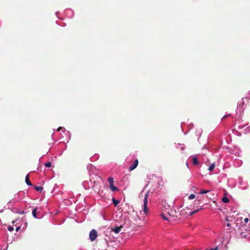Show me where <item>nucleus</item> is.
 <instances>
[{"mask_svg":"<svg viewBox=\"0 0 250 250\" xmlns=\"http://www.w3.org/2000/svg\"><path fill=\"white\" fill-rule=\"evenodd\" d=\"M126 163L129 166L128 170L129 171L134 170L138 165V160L135 157H127L126 159Z\"/></svg>","mask_w":250,"mask_h":250,"instance_id":"obj_1","label":"nucleus"},{"mask_svg":"<svg viewBox=\"0 0 250 250\" xmlns=\"http://www.w3.org/2000/svg\"><path fill=\"white\" fill-rule=\"evenodd\" d=\"M202 209V207H200L199 208L195 210L194 211H191L190 208L186 207L185 208H183L180 210V214L181 216L186 217L188 216H191L195 213L198 212L199 210Z\"/></svg>","mask_w":250,"mask_h":250,"instance_id":"obj_2","label":"nucleus"},{"mask_svg":"<svg viewBox=\"0 0 250 250\" xmlns=\"http://www.w3.org/2000/svg\"><path fill=\"white\" fill-rule=\"evenodd\" d=\"M149 193V191H147L145 194V197L143 200V205L142 206L143 207V211L144 212V213L145 214H147L148 213V208L147 207V204H148V195Z\"/></svg>","mask_w":250,"mask_h":250,"instance_id":"obj_3","label":"nucleus"},{"mask_svg":"<svg viewBox=\"0 0 250 250\" xmlns=\"http://www.w3.org/2000/svg\"><path fill=\"white\" fill-rule=\"evenodd\" d=\"M167 215L170 218V221H174L178 219V214L174 209H171L167 213Z\"/></svg>","mask_w":250,"mask_h":250,"instance_id":"obj_4","label":"nucleus"},{"mask_svg":"<svg viewBox=\"0 0 250 250\" xmlns=\"http://www.w3.org/2000/svg\"><path fill=\"white\" fill-rule=\"evenodd\" d=\"M107 181L109 184V188L112 191H118L119 189L114 185V179L112 177H108Z\"/></svg>","mask_w":250,"mask_h":250,"instance_id":"obj_5","label":"nucleus"},{"mask_svg":"<svg viewBox=\"0 0 250 250\" xmlns=\"http://www.w3.org/2000/svg\"><path fill=\"white\" fill-rule=\"evenodd\" d=\"M57 131H62V132L64 133V135L66 136V139H65V141H67V142H68L69 140H70V132L69 131H66L65 130V128L64 127H59L57 129Z\"/></svg>","mask_w":250,"mask_h":250,"instance_id":"obj_6","label":"nucleus"},{"mask_svg":"<svg viewBox=\"0 0 250 250\" xmlns=\"http://www.w3.org/2000/svg\"><path fill=\"white\" fill-rule=\"evenodd\" d=\"M226 221L227 222V226L228 227V229H230L232 228H234L236 226V223L233 221L232 219L229 220L228 217L226 218Z\"/></svg>","mask_w":250,"mask_h":250,"instance_id":"obj_7","label":"nucleus"},{"mask_svg":"<svg viewBox=\"0 0 250 250\" xmlns=\"http://www.w3.org/2000/svg\"><path fill=\"white\" fill-rule=\"evenodd\" d=\"M97 232L95 229H92L89 233V239L91 241H94L97 237Z\"/></svg>","mask_w":250,"mask_h":250,"instance_id":"obj_8","label":"nucleus"},{"mask_svg":"<svg viewBox=\"0 0 250 250\" xmlns=\"http://www.w3.org/2000/svg\"><path fill=\"white\" fill-rule=\"evenodd\" d=\"M246 124H240L238 125V129H242L244 128V132L245 133H250V125L247 127H245Z\"/></svg>","mask_w":250,"mask_h":250,"instance_id":"obj_9","label":"nucleus"},{"mask_svg":"<svg viewBox=\"0 0 250 250\" xmlns=\"http://www.w3.org/2000/svg\"><path fill=\"white\" fill-rule=\"evenodd\" d=\"M201 155L205 156L212 155V154L211 153V151L208 148L204 147L202 149V152Z\"/></svg>","mask_w":250,"mask_h":250,"instance_id":"obj_10","label":"nucleus"},{"mask_svg":"<svg viewBox=\"0 0 250 250\" xmlns=\"http://www.w3.org/2000/svg\"><path fill=\"white\" fill-rule=\"evenodd\" d=\"M239 183L241 186V188L243 189H245L248 186V184L246 182H244L242 179L241 178L239 179Z\"/></svg>","mask_w":250,"mask_h":250,"instance_id":"obj_11","label":"nucleus"},{"mask_svg":"<svg viewBox=\"0 0 250 250\" xmlns=\"http://www.w3.org/2000/svg\"><path fill=\"white\" fill-rule=\"evenodd\" d=\"M37 209H38V208H36L32 210V215H33V217L35 218L41 219L42 218V215H37Z\"/></svg>","mask_w":250,"mask_h":250,"instance_id":"obj_12","label":"nucleus"},{"mask_svg":"<svg viewBox=\"0 0 250 250\" xmlns=\"http://www.w3.org/2000/svg\"><path fill=\"white\" fill-rule=\"evenodd\" d=\"M203 132L202 129L200 127L197 128L196 130L195 134L196 136L198 137V140H199V137L201 136L202 133Z\"/></svg>","mask_w":250,"mask_h":250,"instance_id":"obj_13","label":"nucleus"},{"mask_svg":"<svg viewBox=\"0 0 250 250\" xmlns=\"http://www.w3.org/2000/svg\"><path fill=\"white\" fill-rule=\"evenodd\" d=\"M160 215L165 220L170 221L171 219L169 218L167 213H162Z\"/></svg>","mask_w":250,"mask_h":250,"instance_id":"obj_14","label":"nucleus"},{"mask_svg":"<svg viewBox=\"0 0 250 250\" xmlns=\"http://www.w3.org/2000/svg\"><path fill=\"white\" fill-rule=\"evenodd\" d=\"M232 152H231V154H234L235 156H239L240 155V150L238 148H235L234 150H231Z\"/></svg>","mask_w":250,"mask_h":250,"instance_id":"obj_15","label":"nucleus"},{"mask_svg":"<svg viewBox=\"0 0 250 250\" xmlns=\"http://www.w3.org/2000/svg\"><path fill=\"white\" fill-rule=\"evenodd\" d=\"M122 228V226L120 227H116L115 228L113 229L112 230L114 231L116 234H118L121 231V229Z\"/></svg>","mask_w":250,"mask_h":250,"instance_id":"obj_16","label":"nucleus"},{"mask_svg":"<svg viewBox=\"0 0 250 250\" xmlns=\"http://www.w3.org/2000/svg\"><path fill=\"white\" fill-rule=\"evenodd\" d=\"M25 182L28 186H32V184L29 180V175H27L25 177Z\"/></svg>","mask_w":250,"mask_h":250,"instance_id":"obj_17","label":"nucleus"},{"mask_svg":"<svg viewBox=\"0 0 250 250\" xmlns=\"http://www.w3.org/2000/svg\"><path fill=\"white\" fill-rule=\"evenodd\" d=\"M34 188L36 189L37 191H39L40 192H42L43 190V187L41 186H36L34 187Z\"/></svg>","mask_w":250,"mask_h":250,"instance_id":"obj_18","label":"nucleus"},{"mask_svg":"<svg viewBox=\"0 0 250 250\" xmlns=\"http://www.w3.org/2000/svg\"><path fill=\"white\" fill-rule=\"evenodd\" d=\"M176 148H180L181 150H183L185 148V146L184 144H177L176 145Z\"/></svg>","mask_w":250,"mask_h":250,"instance_id":"obj_19","label":"nucleus"},{"mask_svg":"<svg viewBox=\"0 0 250 250\" xmlns=\"http://www.w3.org/2000/svg\"><path fill=\"white\" fill-rule=\"evenodd\" d=\"M112 202H113V205L115 206H116L120 203V201L118 200H116L115 198H112Z\"/></svg>","mask_w":250,"mask_h":250,"instance_id":"obj_20","label":"nucleus"},{"mask_svg":"<svg viewBox=\"0 0 250 250\" xmlns=\"http://www.w3.org/2000/svg\"><path fill=\"white\" fill-rule=\"evenodd\" d=\"M192 162H193V165H197L199 164V161H198L197 157H193Z\"/></svg>","mask_w":250,"mask_h":250,"instance_id":"obj_21","label":"nucleus"},{"mask_svg":"<svg viewBox=\"0 0 250 250\" xmlns=\"http://www.w3.org/2000/svg\"><path fill=\"white\" fill-rule=\"evenodd\" d=\"M215 167V164L214 163H212L210 166L209 167H208V170L210 171H213V170L214 169Z\"/></svg>","mask_w":250,"mask_h":250,"instance_id":"obj_22","label":"nucleus"},{"mask_svg":"<svg viewBox=\"0 0 250 250\" xmlns=\"http://www.w3.org/2000/svg\"><path fill=\"white\" fill-rule=\"evenodd\" d=\"M93 166L91 164H88L87 166V168L89 170H93Z\"/></svg>","mask_w":250,"mask_h":250,"instance_id":"obj_23","label":"nucleus"},{"mask_svg":"<svg viewBox=\"0 0 250 250\" xmlns=\"http://www.w3.org/2000/svg\"><path fill=\"white\" fill-rule=\"evenodd\" d=\"M209 191V190H208L201 189L199 192V194H203L208 193Z\"/></svg>","mask_w":250,"mask_h":250,"instance_id":"obj_24","label":"nucleus"},{"mask_svg":"<svg viewBox=\"0 0 250 250\" xmlns=\"http://www.w3.org/2000/svg\"><path fill=\"white\" fill-rule=\"evenodd\" d=\"M222 202L225 203H227L229 202V199L226 197H224L222 198Z\"/></svg>","mask_w":250,"mask_h":250,"instance_id":"obj_25","label":"nucleus"},{"mask_svg":"<svg viewBox=\"0 0 250 250\" xmlns=\"http://www.w3.org/2000/svg\"><path fill=\"white\" fill-rule=\"evenodd\" d=\"M44 166L46 167H51V163L50 162H48L44 164Z\"/></svg>","mask_w":250,"mask_h":250,"instance_id":"obj_26","label":"nucleus"},{"mask_svg":"<svg viewBox=\"0 0 250 250\" xmlns=\"http://www.w3.org/2000/svg\"><path fill=\"white\" fill-rule=\"evenodd\" d=\"M17 195H14V199H13L12 200H11V201L8 203V204L14 203H15V200L17 199Z\"/></svg>","mask_w":250,"mask_h":250,"instance_id":"obj_27","label":"nucleus"},{"mask_svg":"<svg viewBox=\"0 0 250 250\" xmlns=\"http://www.w3.org/2000/svg\"><path fill=\"white\" fill-rule=\"evenodd\" d=\"M195 197V195L194 194H191L189 195L188 198L190 200L193 199Z\"/></svg>","mask_w":250,"mask_h":250,"instance_id":"obj_28","label":"nucleus"},{"mask_svg":"<svg viewBox=\"0 0 250 250\" xmlns=\"http://www.w3.org/2000/svg\"><path fill=\"white\" fill-rule=\"evenodd\" d=\"M249 221V219L248 218H245L244 220V222H243L244 223L243 225L246 226L245 224L248 223Z\"/></svg>","mask_w":250,"mask_h":250,"instance_id":"obj_29","label":"nucleus"},{"mask_svg":"<svg viewBox=\"0 0 250 250\" xmlns=\"http://www.w3.org/2000/svg\"><path fill=\"white\" fill-rule=\"evenodd\" d=\"M7 229L9 231H12L14 230V228L10 226H8Z\"/></svg>","mask_w":250,"mask_h":250,"instance_id":"obj_30","label":"nucleus"},{"mask_svg":"<svg viewBox=\"0 0 250 250\" xmlns=\"http://www.w3.org/2000/svg\"><path fill=\"white\" fill-rule=\"evenodd\" d=\"M231 115L230 114H226L225 115H224L221 119L222 120H224V119H225L226 118L228 117H229V116H230Z\"/></svg>","mask_w":250,"mask_h":250,"instance_id":"obj_31","label":"nucleus"},{"mask_svg":"<svg viewBox=\"0 0 250 250\" xmlns=\"http://www.w3.org/2000/svg\"><path fill=\"white\" fill-rule=\"evenodd\" d=\"M246 99H250V91L247 93L246 96Z\"/></svg>","mask_w":250,"mask_h":250,"instance_id":"obj_32","label":"nucleus"},{"mask_svg":"<svg viewBox=\"0 0 250 250\" xmlns=\"http://www.w3.org/2000/svg\"><path fill=\"white\" fill-rule=\"evenodd\" d=\"M17 212L20 214H23L25 213L24 211H17Z\"/></svg>","mask_w":250,"mask_h":250,"instance_id":"obj_33","label":"nucleus"},{"mask_svg":"<svg viewBox=\"0 0 250 250\" xmlns=\"http://www.w3.org/2000/svg\"><path fill=\"white\" fill-rule=\"evenodd\" d=\"M20 229H21V227L20 226H19V227H17L16 229V231L17 232L19 231V230Z\"/></svg>","mask_w":250,"mask_h":250,"instance_id":"obj_34","label":"nucleus"},{"mask_svg":"<svg viewBox=\"0 0 250 250\" xmlns=\"http://www.w3.org/2000/svg\"><path fill=\"white\" fill-rule=\"evenodd\" d=\"M37 215H42L41 214V212H40V211H38V212H37Z\"/></svg>","mask_w":250,"mask_h":250,"instance_id":"obj_35","label":"nucleus"},{"mask_svg":"<svg viewBox=\"0 0 250 250\" xmlns=\"http://www.w3.org/2000/svg\"><path fill=\"white\" fill-rule=\"evenodd\" d=\"M67 12H70L71 13H73V11H71V10H68L67 11Z\"/></svg>","mask_w":250,"mask_h":250,"instance_id":"obj_36","label":"nucleus"},{"mask_svg":"<svg viewBox=\"0 0 250 250\" xmlns=\"http://www.w3.org/2000/svg\"><path fill=\"white\" fill-rule=\"evenodd\" d=\"M242 162H241V161H240V162H239V164H238V165L237 166H241V165H242Z\"/></svg>","mask_w":250,"mask_h":250,"instance_id":"obj_37","label":"nucleus"},{"mask_svg":"<svg viewBox=\"0 0 250 250\" xmlns=\"http://www.w3.org/2000/svg\"><path fill=\"white\" fill-rule=\"evenodd\" d=\"M59 12H57L56 13V15L57 16V15H58V14H59Z\"/></svg>","mask_w":250,"mask_h":250,"instance_id":"obj_38","label":"nucleus"},{"mask_svg":"<svg viewBox=\"0 0 250 250\" xmlns=\"http://www.w3.org/2000/svg\"><path fill=\"white\" fill-rule=\"evenodd\" d=\"M2 211H3V210H2V209H1V210H0V212H2Z\"/></svg>","mask_w":250,"mask_h":250,"instance_id":"obj_39","label":"nucleus"},{"mask_svg":"<svg viewBox=\"0 0 250 250\" xmlns=\"http://www.w3.org/2000/svg\"><path fill=\"white\" fill-rule=\"evenodd\" d=\"M186 165H187V166L188 167V163H186Z\"/></svg>","mask_w":250,"mask_h":250,"instance_id":"obj_40","label":"nucleus"},{"mask_svg":"<svg viewBox=\"0 0 250 250\" xmlns=\"http://www.w3.org/2000/svg\"><path fill=\"white\" fill-rule=\"evenodd\" d=\"M94 158V157H93V158ZM91 158H93V157H90V159H91Z\"/></svg>","mask_w":250,"mask_h":250,"instance_id":"obj_41","label":"nucleus"}]
</instances>
